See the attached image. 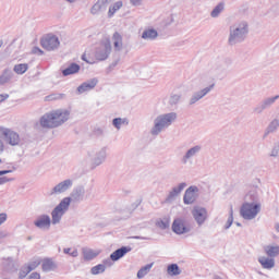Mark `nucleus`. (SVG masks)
<instances>
[{"label": "nucleus", "instance_id": "c9c22d12", "mask_svg": "<svg viewBox=\"0 0 279 279\" xmlns=\"http://www.w3.org/2000/svg\"><path fill=\"white\" fill-rule=\"evenodd\" d=\"M123 123H125V121L122 120L121 118H116V119H113V125H114V128H117L118 130L121 129V125H123Z\"/></svg>", "mask_w": 279, "mask_h": 279}, {"label": "nucleus", "instance_id": "bb28decb", "mask_svg": "<svg viewBox=\"0 0 279 279\" xmlns=\"http://www.w3.org/2000/svg\"><path fill=\"white\" fill-rule=\"evenodd\" d=\"M104 271H106V265L102 264H98L90 269L93 276H99V274H104Z\"/></svg>", "mask_w": 279, "mask_h": 279}, {"label": "nucleus", "instance_id": "de8ad7c7", "mask_svg": "<svg viewBox=\"0 0 279 279\" xmlns=\"http://www.w3.org/2000/svg\"><path fill=\"white\" fill-rule=\"evenodd\" d=\"M271 125H275V128L278 126V121H274Z\"/></svg>", "mask_w": 279, "mask_h": 279}, {"label": "nucleus", "instance_id": "0eeeda50", "mask_svg": "<svg viewBox=\"0 0 279 279\" xmlns=\"http://www.w3.org/2000/svg\"><path fill=\"white\" fill-rule=\"evenodd\" d=\"M2 135L4 136L5 141L9 143V145H19L21 143V137L17 135L16 132L5 129L2 131Z\"/></svg>", "mask_w": 279, "mask_h": 279}, {"label": "nucleus", "instance_id": "9b49d317", "mask_svg": "<svg viewBox=\"0 0 279 279\" xmlns=\"http://www.w3.org/2000/svg\"><path fill=\"white\" fill-rule=\"evenodd\" d=\"M97 78H92L87 82H84L77 87V92L82 95L83 93H88V90H93L95 86H97Z\"/></svg>", "mask_w": 279, "mask_h": 279}, {"label": "nucleus", "instance_id": "473e14b6", "mask_svg": "<svg viewBox=\"0 0 279 279\" xmlns=\"http://www.w3.org/2000/svg\"><path fill=\"white\" fill-rule=\"evenodd\" d=\"M223 10V4L220 3L218 4L211 12V16L215 19L217 16H219V14L221 13V11Z\"/></svg>", "mask_w": 279, "mask_h": 279}, {"label": "nucleus", "instance_id": "c03bdc74", "mask_svg": "<svg viewBox=\"0 0 279 279\" xmlns=\"http://www.w3.org/2000/svg\"><path fill=\"white\" fill-rule=\"evenodd\" d=\"M130 1H131L132 5H141V2L143 0H130Z\"/></svg>", "mask_w": 279, "mask_h": 279}, {"label": "nucleus", "instance_id": "3c124183", "mask_svg": "<svg viewBox=\"0 0 279 279\" xmlns=\"http://www.w3.org/2000/svg\"><path fill=\"white\" fill-rule=\"evenodd\" d=\"M68 1H70V3H73V1H75V0H68Z\"/></svg>", "mask_w": 279, "mask_h": 279}, {"label": "nucleus", "instance_id": "393cba45", "mask_svg": "<svg viewBox=\"0 0 279 279\" xmlns=\"http://www.w3.org/2000/svg\"><path fill=\"white\" fill-rule=\"evenodd\" d=\"M167 272L169 276H180L181 270L178 264H171L168 266Z\"/></svg>", "mask_w": 279, "mask_h": 279}, {"label": "nucleus", "instance_id": "39448f33", "mask_svg": "<svg viewBox=\"0 0 279 279\" xmlns=\"http://www.w3.org/2000/svg\"><path fill=\"white\" fill-rule=\"evenodd\" d=\"M40 46L43 47V49H46V51H54V49H58V47H60V39L53 34H47L41 37Z\"/></svg>", "mask_w": 279, "mask_h": 279}, {"label": "nucleus", "instance_id": "a211bd4d", "mask_svg": "<svg viewBox=\"0 0 279 279\" xmlns=\"http://www.w3.org/2000/svg\"><path fill=\"white\" fill-rule=\"evenodd\" d=\"M71 180H65L53 187V193H64L71 186Z\"/></svg>", "mask_w": 279, "mask_h": 279}, {"label": "nucleus", "instance_id": "49530a36", "mask_svg": "<svg viewBox=\"0 0 279 279\" xmlns=\"http://www.w3.org/2000/svg\"><path fill=\"white\" fill-rule=\"evenodd\" d=\"M51 99H53V96L46 97V101H51Z\"/></svg>", "mask_w": 279, "mask_h": 279}, {"label": "nucleus", "instance_id": "7ed1b4c3", "mask_svg": "<svg viewBox=\"0 0 279 279\" xmlns=\"http://www.w3.org/2000/svg\"><path fill=\"white\" fill-rule=\"evenodd\" d=\"M260 213V204L244 203L240 209V215L243 219L252 220Z\"/></svg>", "mask_w": 279, "mask_h": 279}, {"label": "nucleus", "instance_id": "f8f14e48", "mask_svg": "<svg viewBox=\"0 0 279 279\" xmlns=\"http://www.w3.org/2000/svg\"><path fill=\"white\" fill-rule=\"evenodd\" d=\"M40 267V260L35 259L31 263H28L25 267L24 270L20 272V278H25L27 274H31V271H34V269H38Z\"/></svg>", "mask_w": 279, "mask_h": 279}, {"label": "nucleus", "instance_id": "603ef678", "mask_svg": "<svg viewBox=\"0 0 279 279\" xmlns=\"http://www.w3.org/2000/svg\"><path fill=\"white\" fill-rule=\"evenodd\" d=\"M2 45H3V41H0V47H2Z\"/></svg>", "mask_w": 279, "mask_h": 279}, {"label": "nucleus", "instance_id": "b1692460", "mask_svg": "<svg viewBox=\"0 0 279 279\" xmlns=\"http://www.w3.org/2000/svg\"><path fill=\"white\" fill-rule=\"evenodd\" d=\"M158 37V32L156 29H147L143 33L142 38L145 40H154V38Z\"/></svg>", "mask_w": 279, "mask_h": 279}, {"label": "nucleus", "instance_id": "79ce46f5", "mask_svg": "<svg viewBox=\"0 0 279 279\" xmlns=\"http://www.w3.org/2000/svg\"><path fill=\"white\" fill-rule=\"evenodd\" d=\"M234 221V218H233V216H232V210H231V214H230V217H229V219H228V226H227V228H230V226H232V222Z\"/></svg>", "mask_w": 279, "mask_h": 279}, {"label": "nucleus", "instance_id": "c756f323", "mask_svg": "<svg viewBox=\"0 0 279 279\" xmlns=\"http://www.w3.org/2000/svg\"><path fill=\"white\" fill-rule=\"evenodd\" d=\"M82 60H84V62H87V64H95V58L92 56L90 51L85 52L82 56Z\"/></svg>", "mask_w": 279, "mask_h": 279}, {"label": "nucleus", "instance_id": "6ab92c4d", "mask_svg": "<svg viewBox=\"0 0 279 279\" xmlns=\"http://www.w3.org/2000/svg\"><path fill=\"white\" fill-rule=\"evenodd\" d=\"M128 252H130V248L129 247H121V248H118L117 251H114L111 255H110V258L111 260H119V258H123V256L125 254H128Z\"/></svg>", "mask_w": 279, "mask_h": 279}, {"label": "nucleus", "instance_id": "4be33fe9", "mask_svg": "<svg viewBox=\"0 0 279 279\" xmlns=\"http://www.w3.org/2000/svg\"><path fill=\"white\" fill-rule=\"evenodd\" d=\"M113 47L117 51H121V47H123V37L119 33L113 34Z\"/></svg>", "mask_w": 279, "mask_h": 279}, {"label": "nucleus", "instance_id": "ddd939ff", "mask_svg": "<svg viewBox=\"0 0 279 279\" xmlns=\"http://www.w3.org/2000/svg\"><path fill=\"white\" fill-rule=\"evenodd\" d=\"M264 252L269 258H276L279 256V245L278 244H269L264 247Z\"/></svg>", "mask_w": 279, "mask_h": 279}, {"label": "nucleus", "instance_id": "a19ab883", "mask_svg": "<svg viewBox=\"0 0 279 279\" xmlns=\"http://www.w3.org/2000/svg\"><path fill=\"white\" fill-rule=\"evenodd\" d=\"M27 279H40V274L38 272H33Z\"/></svg>", "mask_w": 279, "mask_h": 279}, {"label": "nucleus", "instance_id": "423d86ee", "mask_svg": "<svg viewBox=\"0 0 279 279\" xmlns=\"http://www.w3.org/2000/svg\"><path fill=\"white\" fill-rule=\"evenodd\" d=\"M177 118L175 113H168L157 118L153 134H158L163 128H168L170 123Z\"/></svg>", "mask_w": 279, "mask_h": 279}, {"label": "nucleus", "instance_id": "a878e982", "mask_svg": "<svg viewBox=\"0 0 279 279\" xmlns=\"http://www.w3.org/2000/svg\"><path fill=\"white\" fill-rule=\"evenodd\" d=\"M151 267H154V264H147L146 266L142 267L138 271H137V278H145V276H147V274H149V270L151 269Z\"/></svg>", "mask_w": 279, "mask_h": 279}, {"label": "nucleus", "instance_id": "4468645a", "mask_svg": "<svg viewBox=\"0 0 279 279\" xmlns=\"http://www.w3.org/2000/svg\"><path fill=\"white\" fill-rule=\"evenodd\" d=\"M110 51H112V46H110V41H108L104 50H98L96 52V60H107L108 56H110Z\"/></svg>", "mask_w": 279, "mask_h": 279}, {"label": "nucleus", "instance_id": "09e8293b", "mask_svg": "<svg viewBox=\"0 0 279 279\" xmlns=\"http://www.w3.org/2000/svg\"><path fill=\"white\" fill-rule=\"evenodd\" d=\"M276 230L277 232H279V225H276Z\"/></svg>", "mask_w": 279, "mask_h": 279}, {"label": "nucleus", "instance_id": "aec40b11", "mask_svg": "<svg viewBox=\"0 0 279 279\" xmlns=\"http://www.w3.org/2000/svg\"><path fill=\"white\" fill-rule=\"evenodd\" d=\"M100 251H95L92 248H85L83 250V256L85 260H93V258H97L99 256Z\"/></svg>", "mask_w": 279, "mask_h": 279}, {"label": "nucleus", "instance_id": "412c9836", "mask_svg": "<svg viewBox=\"0 0 279 279\" xmlns=\"http://www.w3.org/2000/svg\"><path fill=\"white\" fill-rule=\"evenodd\" d=\"M75 73H80V65L77 63H71L69 68L62 71L63 75H73Z\"/></svg>", "mask_w": 279, "mask_h": 279}, {"label": "nucleus", "instance_id": "864d4df0", "mask_svg": "<svg viewBox=\"0 0 279 279\" xmlns=\"http://www.w3.org/2000/svg\"><path fill=\"white\" fill-rule=\"evenodd\" d=\"M0 146L3 147V143L0 142Z\"/></svg>", "mask_w": 279, "mask_h": 279}, {"label": "nucleus", "instance_id": "f704fd0d", "mask_svg": "<svg viewBox=\"0 0 279 279\" xmlns=\"http://www.w3.org/2000/svg\"><path fill=\"white\" fill-rule=\"evenodd\" d=\"M64 254H69L70 256H73L74 258L77 257V251L76 248H64L63 250Z\"/></svg>", "mask_w": 279, "mask_h": 279}, {"label": "nucleus", "instance_id": "8fccbe9b", "mask_svg": "<svg viewBox=\"0 0 279 279\" xmlns=\"http://www.w3.org/2000/svg\"><path fill=\"white\" fill-rule=\"evenodd\" d=\"M276 99H278V97L272 98V99H271V102L276 101Z\"/></svg>", "mask_w": 279, "mask_h": 279}, {"label": "nucleus", "instance_id": "58836bf2", "mask_svg": "<svg viewBox=\"0 0 279 279\" xmlns=\"http://www.w3.org/2000/svg\"><path fill=\"white\" fill-rule=\"evenodd\" d=\"M7 220H8V215L7 214H0V226L2 223H5Z\"/></svg>", "mask_w": 279, "mask_h": 279}, {"label": "nucleus", "instance_id": "2f4dec72", "mask_svg": "<svg viewBox=\"0 0 279 279\" xmlns=\"http://www.w3.org/2000/svg\"><path fill=\"white\" fill-rule=\"evenodd\" d=\"M246 28L245 26L241 29V28H236L235 32L233 34H231L230 38H229V43H232L234 40V38H236V36H239V34H245Z\"/></svg>", "mask_w": 279, "mask_h": 279}, {"label": "nucleus", "instance_id": "9d476101", "mask_svg": "<svg viewBox=\"0 0 279 279\" xmlns=\"http://www.w3.org/2000/svg\"><path fill=\"white\" fill-rule=\"evenodd\" d=\"M172 230L175 232V234H184L189 232V227L184 225V220L182 219H175L172 223Z\"/></svg>", "mask_w": 279, "mask_h": 279}, {"label": "nucleus", "instance_id": "2eb2a0df", "mask_svg": "<svg viewBox=\"0 0 279 279\" xmlns=\"http://www.w3.org/2000/svg\"><path fill=\"white\" fill-rule=\"evenodd\" d=\"M58 268V264L51 258H46L43 260L41 269L43 271H54Z\"/></svg>", "mask_w": 279, "mask_h": 279}, {"label": "nucleus", "instance_id": "4c0bfd02", "mask_svg": "<svg viewBox=\"0 0 279 279\" xmlns=\"http://www.w3.org/2000/svg\"><path fill=\"white\" fill-rule=\"evenodd\" d=\"M33 53H35V54H37V56H43L45 52L40 49V48H38V47H35V48H33Z\"/></svg>", "mask_w": 279, "mask_h": 279}, {"label": "nucleus", "instance_id": "20e7f679", "mask_svg": "<svg viewBox=\"0 0 279 279\" xmlns=\"http://www.w3.org/2000/svg\"><path fill=\"white\" fill-rule=\"evenodd\" d=\"M69 206H71V197L63 198L52 211V223H60V219H62V215L66 213Z\"/></svg>", "mask_w": 279, "mask_h": 279}, {"label": "nucleus", "instance_id": "ea45409f", "mask_svg": "<svg viewBox=\"0 0 279 279\" xmlns=\"http://www.w3.org/2000/svg\"><path fill=\"white\" fill-rule=\"evenodd\" d=\"M10 95L8 94H0V104H3L7 99H9Z\"/></svg>", "mask_w": 279, "mask_h": 279}, {"label": "nucleus", "instance_id": "a18cd8bd", "mask_svg": "<svg viewBox=\"0 0 279 279\" xmlns=\"http://www.w3.org/2000/svg\"><path fill=\"white\" fill-rule=\"evenodd\" d=\"M7 173H12V170H2V171H0V175H5Z\"/></svg>", "mask_w": 279, "mask_h": 279}, {"label": "nucleus", "instance_id": "dca6fc26", "mask_svg": "<svg viewBox=\"0 0 279 279\" xmlns=\"http://www.w3.org/2000/svg\"><path fill=\"white\" fill-rule=\"evenodd\" d=\"M258 263L264 269H274L276 267V262L271 257H259Z\"/></svg>", "mask_w": 279, "mask_h": 279}, {"label": "nucleus", "instance_id": "6e6552de", "mask_svg": "<svg viewBox=\"0 0 279 279\" xmlns=\"http://www.w3.org/2000/svg\"><path fill=\"white\" fill-rule=\"evenodd\" d=\"M192 215L195 221H197V223L199 225L206 221L207 213L204 207H198V206L194 207V209L192 210Z\"/></svg>", "mask_w": 279, "mask_h": 279}, {"label": "nucleus", "instance_id": "f3484780", "mask_svg": "<svg viewBox=\"0 0 279 279\" xmlns=\"http://www.w3.org/2000/svg\"><path fill=\"white\" fill-rule=\"evenodd\" d=\"M37 228H49L51 226V218L49 216H41L35 221Z\"/></svg>", "mask_w": 279, "mask_h": 279}, {"label": "nucleus", "instance_id": "7c9ffc66", "mask_svg": "<svg viewBox=\"0 0 279 279\" xmlns=\"http://www.w3.org/2000/svg\"><path fill=\"white\" fill-rule=\"evenodd\" d=\"M170 220L169 219H163V220H158L156 222L157 228H160V230H167L169 228Z\"/></svg>", "mask_w": 279, "mask_h": 279}, {"label": "nucleus", "instance_id": "cd10ccee", "mask_svg": "<svg viewBox=\"0 0 279 279\" xmlns=\"http://www.w3.org/2000/svg\"><path fill=\"white\" fill-rule=\"evenodd\" d=\"M28 69V65L26 63H20L16 64L13 69V71L17 74V75H23V73H25Z\"/></svg>", "mask_w": 279, "mask_h": 279}, {"label": "nucleus", "instance_id": "5701e85b", "mask_svg": "<svg viewBox=\"0 0 279 279\" xmlns=\"http://www.w3.org/2000/svg\"><path fill=\"white\" fill-rule=\"evenodd\" d=\"M184 189H186V183L179 184V186L174 187L170 192L169 199H173V197H178V195H180V193H182V191H184Z\"/></svg>", "mask_w": 279, "mask_h": 279}, {"label": "nucleus", "instance_id": "1a4fd4ad", "mask_svg": "<svg viewBox=\"0 0 279 279\" xmlns=\"http://www.w3.org/2000/svg\"><path fill=\"white\" fill-rule=\"evenodd\" d=\"M197 199V186H190L184 194V204H193Z\"/></svg>", "mask_w": 279, "mask_h": 279}, {"label": "nucleus", "instance_id": "f257e3e1", "mask_svg": "<svg viewBox=\"0 0 279 279\" xmlns=\"http://www.w3.org/2000/svg\"><path fill=\"white\" fill-rule=\"evenodd\" d=\"M69 110L66 109H57L54 111L45 113L40 120L39 123L41 128H58L62 125V123H65V121H69Z\"/></svg>", "mask_w": 279, "mask_h": 279}, {"label": "nucleus", "instance_id": "e433bc0d", "mask_svg": "<svg viewBox=\"0 0 279 279\" xmlns=\"http://www.w3.org/2000/svg\"><path fill=\"white\" fill-rule=\"evenodd\" d=\"M199 150V146L193 147L191 148L186 155L185 158H191V156H195V154H197V151Z\"/></svg>", "mask_w": 279, "mask_h": 279}, {"label": "nucleus", "instance_id": "72a5a7b5", "mask_svg": "<svg viewBox=\"0 0 279 279\" xmlns=\"http://www.w3.org/2000/svg\"><path fill=\"white\" fill-rule=\"evenodd\" d=\"M208 93H210V88H205L202 90V94L198 95V97L194 98L192 104H195L197 100L202 99V97L208 95Z\"/></svg>", "mask_w": 279, "mask_h": 279}, {"label": "nucleus", "instance_id": "37998d69", "mask_svg": "<svg viewBox=\"0 0 279 279\" xmlns=\"http://www.w3.org/2000/svg\"><path fill=\"white\" fill-rule=\"evenodd\" d=\"M8 182H10V179H8V177H2V178H0V185H1V184H5V183H8Z\"/></svg>", "mask_w": 279, "mask_h": 279}, {"label": "nucleus", "instance_id": "c85d7f7f", "mask_svg": "<svg viewBox=\"0 0 279 279\" xmlns=\"http://www.w3.org/2000/svg\"><path fill=\"white\" fill-rule=\"evenodd\" d=\"M12 78V72L10 70H4L0 76V84H8V81Z\"/></svg>", "mask_w": 279, "mask_h": 279}, {"label": "nucleus", "instance_id": "f03ea898", "mask_svg": "<svg viewBox=\"0 0 279 279\" xmlns=\"http://www.w3.org/2000/svg\"><path fill=\"white\" fill-rule=\"evenodd\" d=\"M116 1V2H114ZM109 7L108 10V16L109 19H112V16H114V14H117V12H119V10H121V8H123V1L119 0H98L97 3L94 4V7L92 8V13L93 14H97V12H99V10H104L106 8Z\"/></svg>", "mask_w": 279, "mask_h": 279}]
</instances>
